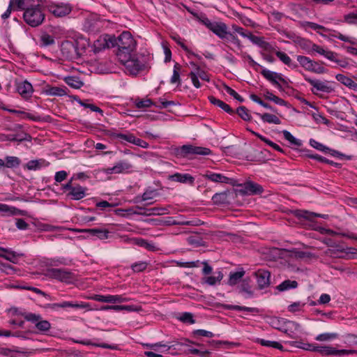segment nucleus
I'll return each instance as SVG.
<instances>
[{
  "instance_id": "nucleus-1",
  "label": "nucleus",
  "mask_w": 357,
  "mask_h": 357,
  "mask_svg": "<svg viewBox=\"0 0 357 357\" xmlns=\"http://www.w3.org/2000/svg\"><path fill=\"white\" fill-rule=\"evenodd\" d=\"M136 48H117L116 55L119 61L125 66L126 72L137 75L140 72L150 68L149 58L143 54L137 53Z\"/></svg>"
},
{
  "instance_id": "nucleus-2",
  "label": "nucleus",
  "mask_w": 357,
  "mask_h": 357,
  "mask_svg": "<svg viewBox=\"0 0 357 357\" xmlns=\"http://www.w3.org/2000/svg\"><path fill=\"white\" fill-rule=\"evenodd\" d=\"M45 17L44 7L37 3L23 13L24 22L31 27L42 24Z\"/></svg>"
},
{
  "instance_id": "nucleus-3",
  "label": "nucleus",
  "mask_w": 357,
  "mask_h": 357,
  "mask_svg": "<svg viewBox=\"0 0 357 357\" xmlns=\"http://www.w3.org/2000/svg\"><path fill=\"white\" fill-rule=\"evenodd\" d=\"M209 149L193 145H183L175 151V154L178 157L185 158L190 155H207L211 154Z\"/></svg>"
},
{
  "instance_id": "nucleus-4",
  "label": "nucleus",
  "mask_w": 357,
  "mask_h": 357,
  "mask_svg": "<svg viewBox=\"0 0 357 357\" xmlns=\"http://www.w3.org/2000/svg\"><path fill=\"white\" fill-rule=\"evenodd\" d=\"M44 275L49 278L58 280L66 283L71 282L75 278L72 272L65 268H47Z\"/></svg>"
},
{
  "instance_id": "nucleus-5",
  "label": "nucleus",
  "mask_w": 357,
  "mask_h": 357,
  "mask_svg": "<svg viewBox=\"0 0 357 357\" xmlns=\"http://www.w3.org/2000/svg\"><path fill=\"white\" fill-rule=\"evenodd\" d=\"M109 42L112 47L117 48H136V41L128 31H123L118 38L112 36Z\"/></svg>"
},
{
  "instance_id": "nucleus-6",
  "label": "nucleus",
  "mask_w": 357,
  "mask_h": 357,
  "mask_svg": "<svg viewBox=\"0 0 357 357\" xmlns=\"http://www.w3.org/2000/svg\"><path fill=\"white\" fill-rule=\"evenodd\" d=\"M311 351L319 353L322 356H342L354 354V350L336 349L329 346H315L312 344Z\"/></svg>"
},
{
  "instance_id": "nucleus-7",
  "label": "nucleus",
  "mask_w": 357,
  "mask_h": 357,
  "mask_svg": "<svg viewBox=\"0 0 357 357\" xmlns=\"http://www.w3.org/2000/svg\"><path fill=\"white\" fill-rule=\"evenodd\" d=\"M297 61L306 70L318 74L324 73L326 71L324 67L321 66L317 62L311 60L309 57L298 56Z\"/></svg>"
},
{
  "instance_id": "nucleus-8",
  "label": "nucleus",
  "mask_w": 357,
  "mask_h": 357,
  "mask_svg": "<svg viewBox=\"0 0 357 357\" xmlns=\"http://www.w3.org/2000/svg\"><path fill=\"white\" fill-rule=\"evenodd\" d=\"M239 186L241 187L239 192L242 195H259L264 191L261 185L252 181H247Z\"/></svg>"
},
{
  "instance_id": "nucleus-9",
  "label": "nucleus",
  "mask_w": 357,
  "mask_h": 357,
  "mask_svg": "<svg viewBox=\"0 0 357 357\" xmlns=\"http://www.w3.org/2000/svg\"><path fill=\"white\" fill-rule=\"evenodd\" d=\"M50 12L56 17H62L68 15L72 11V6L69 3H57L49 6Z\"/></svg>"
},
{
  "instance_id": "nucleus-10",
  "label": "nucleus",
  "mask_w": 357,
  "mask_h": 357,
  "mask_svg": "<svg viewBox=\"0 0 357 357\" xmlns=\"http://www.w3.org/2000/svg\"><path fill=\"white\" fill-rule=\"evenodd\" d=\"M255 276L257 278V282L259 289H263L270 284V276L271 273L269 271L259 269L254 273Z\"/></svg>"
},
{
  "instance_id": "nucleus-11",
  "label": "nucleus",
  "mask_w": 357,
  "mask_h": 357,
  "mask_svg": "<svg viewBox=\"0 0 357 357\" xmlns=\"http://www.w3.org/2000/svg\"><path fill=\"white\" fill-rule=\"evenodd\" d=\"M261 74L273 84H274L279 90H282L281 84L278 82L280 80L284 83H286L285 79L281 76L280 74L271 71L267 69H264L261 72Z\"/></svg>"
},
{
  "instance_id": "nucleus-12",
  "label": "nucleus",
  "mask_w": 357,
  "mask_h": 357,
  "mask_svg": "<svg viewBox=\"0 0 357 357\" xmlns=\"http://www.w3.org/2000/svg\"><path fill=\"white\" fill-rule=\"evenodd\" d=\"M70 230L78 233H87L91 236H96L100 240L107 239L109 237V231L102 229H70Z\"/></svg>"
},
{
  "instance_id": "nucleus-13",
  "label": "nucleus",
  "mask_w": 357,
  "mask_h": 357,
  "mask_svg": "<svg viewBox=\"0 0 357 357\" xmlns=\"http://www.w3.org/2000/svg\"><path fill=\"white\" fill-rule=\"evenodd\" d=\"M91 299L102 302V303H122L125 301L121 296L119 295H99L95 294L90 297Z\"/></svg>"
},
{
  "instance_id": "nucleus-14",
  "label": "nucleus",
  "mask_w": 357,
  "mask_h": 357,
  "mask_svg": "<svg viewBox=\"0 0 357 357\" xmlns=\"http://www.w3.org/2000/svg\"><path fill=\"white\" fill-rule=\"evenodd\" d=\"M305 79L310 83L317 91L331 93L333 91V87L328 84V82H321L317 79H312L309 77H305Z\"/></svg>"
},
{
  "instance_id": "nucleus-15",
  "label": "nucleus",
  "mask_w": 357,
  "mask_h": 357,
  "mask_svg": "<svg viewBox=\"0 0 357 357\" xmlns=\"http://www.w3.org/2000/svg\"><path fill=\"white\" fill-rule=\"evenodd\" d=\"M135 208L139 211L132 212L133 214L149 216V215H162V214L166 213L165 212V211H166V209L164 208L154 207V208H146L139 206H137Z\"/></svg>"
},
{
  "instance_id": "nucleus-16",
  "label": "nucleus",
  "mask_w": 357,
  "mask_h": 357,
  "mask_svg": "<svg viewBox=\"0 0 357 357\" xmlns=\"http://www.w3.org/2000/svg\"><path fill=\"white\" fill-rule=\"evenodd\" d=\"M227 29V26L225 23L222 22H215V24L210 30L220 38L225 39L229 34Z\"/></svg>"
},
{
  "instance_id": "nucleus-17",
  "label": "nucleus",
  "mask_w": 357,
  "mask_h": 357,
  "mask_svg": "<svg viewBox=\"0 0 357 357\" xmlns=\"http://www.w3.org/2000/svg\"><path fill=\"white\" fill-rule=\"evenodd\" d=\"M37 3V0H10V6H14V10H22L24 12Z\"/></svg>"
},
{
  "instance_id": "nucleus-18",
  "label": "nucleus",
  "mask_w": 357,
  "mask_h": 357,
  "mask_svg": "<svg viewBox=\"0 0 357 357\" xmlns=\"http://www.w3.org/2000/svg\"><path fill=\"white\" fill-rule=\"evenodd\" d=\"M294 214L298 218H304L310 221H313L314 218L316 217H319L324 219H327L328 217V215L319 214L303 210H296L294 211Z\"/></svg>"
},
{
  "instance_id": "nucleus-19",
  "label": "nucleus",
  "mask_w": 357,
  "mask_h": 357,
  "mask_svg": "<svg viewBox=\"0 0 357 357\" xmlns=\"http://www.w3.org/2000/svg\"><path fill=\"white\" fill-rule=\"evenodd\" d=\"M132 165L126 161H120L113 167H109L105 169L107 174H121L124 173L131 168Z\"/></svg>"
},
{
  "instance_id": "nucleus-20",
  "label": "nucleus",
  "mask_w": 357,
  "mask_h": 357,
  "mask_svg": "<svg viewBox=\"0 0 357 357\" xmlns=\"http://www.w3.org/2000/svg\"><path fill=\"white\" fill-rule=\"evenodd\" d=\"M203 176L213 182L231 183L232 179L221 174L207 171Z\"/></svg>"
},
{
  "instance_id": "nucleus-21",
  "label": "nucleus",
  "mask_w": 357,
  "mask_h": 357,
  "mask_svg": "<svg viewBox=\"0 0 357 357\" xmlns=\"http://www.w3.org/2000/svg\"><path fill=\"white\" fill-rule=\"evenodd\" d=\"M168 178L173 181L181 183H189L190 185H193L195 182V178L189 174L176 173L174 174L169 175Z\"/></svg>"
},
{
  "instance_id": "nucleus-22",
  "label": "nucleus",
  "mask_w": 357,
  "mask_h": 357,
  "mask_svg": "<svg viewBox=\"0 0 357 357\" xmlns=\"http://www.w3.org/2000/svg\"><path fill=\"white\" fill-rule=\"evenodd\" d=\"M250 282L251 279L250 278H244L242 280L241 284L238 287L239 293H245V298H251L254 295V291L252 289V286L250 285Z\"/></svg>"
},
{
  "instance_id": "nucleus-23",
  "label": "nucleus",
  "mask_w": 357,
  "mask_h": 357,
  "mask_svg": "<svg viewBox=\"0 0 357 357\" xmlns=\"http://www.w3.org/2000/svg\"><path fill=\"white\" fill-rule=\"evenodd\" d=\"M86 190V188L75 184L73 188L71 189V192H68V196L70 197L72 199L79 200L85 197Z\"/></svg>"
},
{
  "instance_id": "nucleus-24",
  "label": "nucleus",
  "mask_w": 357,
  "mask_h": 357,
  "mask_svg": "<svg viewBox=\"0 0 357 357\" xmlns=\"http://www.w3.org/2000/svg\"><path fill=\"white\" fill-rule=\"evenodd\" d=\"M17 92L24 98L30 97L33 93L32 85L27 81H24L17 84Z\"/></svg>"
},
{
  "instance_id": "nucleus-25",
  "label": "nucleus",
  "mask_w": 357,
  "mask_h": 357,
  "mask_svg": "<svg viewBox=\"0 0 357 357\" xmlns=\"http://www.w3.org/2000/svg\"><path fill=\"white\" fill-rule=\"evenodd\" d=\"M174 342V344H169V345L163 344L161 342H158V343L152 344H147L146 346L149 347L151 349H154V350H156L155 348L158 347H165V348H167V349H166L167 351L169 350L172 348H174L175 349L177 345H187V342H190V343L196 344L197 346H200V344H196V343H195L193 342H191V341H190L189 340H187V339L185 340V342Z\"/></svg>"
},
{
  "instance_id": "nucleus-26",
  "label": "nucleus",
  "mask_w": 357,
  "mask_h": 357,
  "mask_svg": "<svg viewBox=\"0 0 357 357\" xmlns=\"http://www.w3.org/2000/svg\"><path fill=\"white\" fill-rule=\"evenodd\" d=\"M245 273V271L241 268V271L236 272H231L229 273L228 284L230 286H234L238 284L241 280L243 278Z\"/></svg>"
},
{
  "instance_id": "nucleus-27",
  "label": "nucleus",
  "mask_w": 357,
  "mask_h": 357,
  "mask_svg": "<svg viewBox=\"0 0 357 357\" xmlns=\"http://www.w3.org/2000/svg\"><path fill=\"white\" fill-rule=\"evenodd\" d=\"M112 36L103 38H100L94 42V50L95 52H100L103 49L112 47L111 46V43L109 42L110 38Z\"/></svg>"
},
{
  "instance_id": "nucleus-28",
  "label": "nucleus",
  "mask_w": 357,
  "mask_h": 357,
  "mask_svg": "<svg viewBox=\"0 0 357 357\" xmlns=\"http://www.w3.org/2000/svg\"><path fill=\"white\" fill-rule=\"evenodd\" d=\"M208 100L211 104L217 105L227 113L230 114H234V110L230 107L229 105L226 104L223 101L215 98L214 96H209Z\"/></svg>"
},
{
  "instance_id": "nucleus-29",
  "label": "nucleus",
  "mask_w": 357,
  "mask_h": 357,
  "mask_svg": "<svg viewBox=\"0 0 357 357\" xmlns=\"http://www.w3.org/2000/svg\"><path fill=\"white\" fill-rule=\"evenodd\" d=\"M248 38L254 43L259 45L260 47L264 48L266 50H269L271 47V45L264 41L262 38L253 35L252 33H249Z\"/></svg>"
},
{
  "instance_id": "nucleus-30",
  "label": "nucleus",
  "mask_w": 357,
  "mask_h": 357,
  "mask_svg": "<svg viewBox=\"0 0 357 357\" xmlns=\"http://www.w3.org/2000/svg\"><path fill=\"white\" fill-rule=\"evenodd\" d=\"M66 88H62L59 86H47L45 89V93L50 96H63L66 94Z\"/></svg>"
},
{
  "instance_id": "nucleus-31",
  "label": "nucleus",
  "mask_w": 357,
  "mask_h": 357,
  "mask_svg": "<svg viewBox=\"0 0 357 357\" xmlns=\"http://www.w3.org/2000/svg\"><path fill=\"white\" fill-rule=\"evenodd\" d=\"M66 83L74 89H80L83 85V82L79 77L76 76H69L65 78Z\"/></svg>"
},
{
  "instance_id": "nucleus-32",
  "label": "nucleus",
  "mask_w": 357,
  "mask_h": 357,
  "mask_svg": "<svg viewBox=\"0 0 357 357\" xmlns=\"http://www.w3.org/2000/svg\"><path fill=\"white\" fill-rule=\"evenodd\" d=\"M212 200L215 204L218 205L226 204L229 203L227 192L215 194L212 197Z\"/></svg>"
},
{
  "instance_id": "nucleus-33",
  "label": "nucleus",
  "mask_w": 357,
  "mask_h": 357,
  "mask_svg": "<svg viewBox=\"0 0 357 357\" xmlns=\"http://www.w3.org/2000/svg\"><path fill=\"white\" fill-rule=\"evenodd\" d=\"M257 114L260 116L261 119H262V121L264 122H266L268 123H274V124H277V125H279L281 123V121L280 120V119L274 114H271L269 113H265L264 114Z\"/></svg>"
},
{
  "instance_id": "nucleus-34",
  "label": "nucleus",
  "mask_w": 357,
  "mask_h": 357,
  "mask_svg": "<svg viewBox=\"0 0 357 357\" xmlns=\"http://www.w3.org/2000/svg\"><path fill=\"white\" fill-rule=\"evenodd\" d=\"M224 308L226 310L246 311L248 312H256V313L259 312V309L257 307H249L240 306V305H224Z\"/></svg>"
},
{
  "instance_id": "nucleus-35",
  "label": "nucleus",
  "mask_w": 357,
  "mask_h": 357,
  "mask_svg": "<svg viewBox=\"0 0 357 357\" xmlns=\"http://www.w3.org/2000/svg\"><path fill=\"white\" fill-rule=\"evenodd\" d=\"M298 286V282L295 280H287L282 282L280 284H279L277 289L280 291H286L289 289L296 288Z\"/></svg>"
},
{
  "instance_id": "nucleus-36",
  "label": "nucleus",
  "mask_w": 357,
  "mask_h": 357,
  "mask_svg": "<svg viewBox=\"0 0 357 357\" xmlns=\"http://www.w3.org/2000/svg\"><path fill=\"white\" fill-rule=\"evenodd\" d=\"M131 241L134 244L137 245L140 247H143L147 249L148 250H154L155 248L154 245L150 243L149 242L143 238H132Z\"/></svg>"
},
{
  "instance_id": "nucleus-37",
  "label": "nucleus",
  "mask_w": 357,
  "mask_h": 357,
  "mask_svg": "<svg viewBox=\"0 0 357 357\" xmlns=\"http://www.w3.org/2000/svg\"><path fill=\"white\" fill-rule=\"evenodd\" d=\"M264 97L266 99L272 100L275 103L280 105H284V106H288V103L284 100L283 99L275 96L271 92L266 91L264 93Z\"/></svg>"
},
{
  "instance_id": "nucleus-38",
  "label": "nucleus",
  "mask_w": 357,
  "mask_h": 357,
  "mask_svg": "<svg viewBox=\"0 0 357 357\" xmlns=\"http://www.w3.org/2000/svg\"><path fill=\"white\" fill-rule=\"evenodd\" d=\"M5 167L8 168L17 167L20 165V160L15 156H6L5 158Z\"/></svg>"
},
{
  "instance_id": "nucleus-39",
  "label": "nucleus",
  "mask_w": 357,
  "mask_h": 357,
  "mask_svg": "<svg viewBox=\"0 0 357 357\" xmlns=\"http://www.w3.org/2000/svg\"><path fill=\"white\" fill-rule=\"evenodd\" d=\"M337 337L338 334L336 333H325L318 335L315 340L319 342H328L336 339Z\"/></svg>"
},
{
  "instance_id": "nucleus-40",
  "label": "nucleus",
  "mask_w": 357,
  "mask_h": 357,
  "mask_svg": "<svg viewBox=\"0 0 357 357\" xmlns=\"http://www.w3.org/2000/svg\"><path fill=\"white\" fill-rule=\"evenodd\" d=\"M223 278V274L222 272L219 271L217 273L216 276H208L206 278H204V282L209 284V285H215L217 282H220Z\"/></svg>"
},
{
  "instance_id": "nucleus-41",
  "label": "nucleus",
  "mask_w": 357,
  "mask_h": 357,
  "mask_svg": "<svg viewBox=\"0 0 357 357\" xmlns=\"http://www.w3.org/2000/svg\"><path fill=\"white\" fill-rule=\"evenodd\" d=\"M257 342L264 347H273L281 351L283 349L282 345L278 342L266 340L264 339H258Z\"/></svg>"
},
{
  "instance_id": "nucleus-42",
  "label": "nucleus",
  "mask_w": 357,
  "mask_h": 357,
  "mask_svg": "<svg viewBox=\"0 0 357 357\" xmlns=\"http://www.w3.org/2000/svg\"><path fill=\"white\" fill-rule=\"evenodd\" d=\"M180 69L181 66L178 63H176L174 66L173 75L172 76L170 80L172 84L177 83L178 85L181 84V79L179 74Z\"/></svg>"
},
{
  "instance_id": "nucleus-43",
  "label": "nucleus",
  "mask_w": 357,
  "mask_h": 357,
  "mask_svg": "<svg viewBox=\"0 0 357 357\" xmlns=\"http://www.w3.org/2000/svg\"><path fill=\"white\" fill-rule=\"evenodd\" d=\"M236 113L244 121H250L251 119L249 110L244 106L239 107L236 110Z\"/></svg>"
},
{
  "instance_id": "nucleus-44",
  "label": "nucleus",
  "mask_w": 357,
  "mask_h": 357,
  "mask_svg": "<svg viewBox=\"0 0 357 357\" xmlns=\"http://www.w3.org/2000/svg\"><path fill=\"white\" fill-rule=\"evenodd\" d=\"M282 133L284 139L289 141L291 144L297 146H301L302 145L301 141L296 139L289 131L283 130Z\"/></svg>"
},
{
  "instance_id": "nucleus-45",
  "label": "nucleus",
  "mask_w": 357,
  "mask_h": 357,
  "mask_svg": "<svg viewBox=\"0 0 357 357\" xmlns=\"http://www.w3.org/2000/svg\"><path fill=\"white\" fill-rule=\"evenodd\" d=\"M189 244L195 247L205 246V242L197 236H190L187 239Z\"/></svg>"
},
{
  "instance_id": "nucleus-46",
  "label": "nucleus",
  "mask_w": 357,
  "mask_h": 357,
  "mask_svg": "<svg viewBox=\"0 0 357 357\" xmlns=\"http://www.w3.org/2000/svg\"><path fill=\"white\" fill-rule=\"evenodd\" d=\"M288 343L292 347L303 349L307 351H311L312 344L305 343L301 341H291L288 342Z\"/></svg>"
},
{
  "instance_id": "nucleus-47",
  "label": "nucleus",
  "mask_w": 357,
  "mask_h": 357,
  "mask_svg": "<svg viewBox=\"0 0 357 357\" xmlns=\"http://www.w3.org/2000/svg\"><path fill=\"white\" fill-rule=\"evenodd\" d=\"M54 43V38L47 34L44 33L40 36V44L42 46H50Z\"/></svg>"
},
{
  "instance_id": "nucleus-48",
  "label": "nucleus",
  "mask_w": 357,
  "mask_h": 357,
  "mask_svg": "<svg viewBox=\"0 0 357 357\" xmlns=\"http://www.w3.org/2000/svg\"><path fill=\"white\" fill-rule=\"evenodd\" d=\"M153 102L151 99H142L140 100H136L135 105L138 109H144L151 107Z\"/></svg>"
},
{
  "instance_id": "nucleus-49",
  "label": "nucleus",
  "mask_w": 357,
  "mask_h": 357,
  "mask_svg": "<svg viewBox=\"0 0 357 357\" xmlns=\"http://www.w3.org/2000/svg\"><path fill=\"white\" fill-rule=\"evenodd\" d=\"M36 327L40 331L45 332V331H47L50 328L51 324L47 320H40V319L36 324Z\"/></svg>"
},
{
  "instance_id": "nucleus-50",
  "label": "nucleus",
  "mask_w": 357,
  "mask_h": 357,
  "mask_svg": "<svg viewBox=\"0 0 357 357\" xmlns=\"http://www.w3.org/2000/svg\"><path fill=\"white\" fill-rule=\"evenodd\" d=\"M190 64L195 67V73L198 75L199 78H201L202 80L209 82L210 78L209 76L206 74L205 71L202 70L199 66H197L195 63L191 62Z\"/></svg>"
},
{
  "instance_id": "nucleus-51",
  "label": "nucleus",
  "mask_w": 357,
  "mask_h": 357,
  "mask_svg": "<svg viewBox=\"0 0 357 357\" xmlns=\"http://www.w3.org/2000/svg\"><path fill=\"white\" fill-rule=\"evenodd\" d=\"M42 162H44V160H30L26 164V168L29 170H36L41 167Z\"/></svg>"
},
{
  "instance_id": "nucleus-52",
  "label": "nucleus",
  "mask_w": 357,
  "mask_h": 357,
  "mask_svg": "<svg viewBox=\"0 0 357 357\" xmlns=\"http://www.w3.org/2000/svg\"><path fill=\"white\" fill-rule=\"evenodd\" d=\"M172 38L178 45L181 47V48L185 51L188 54H191L194 55L196 57H198L197 54H195V53L192 52L188 47L181 40V38L178 35L172 36Z\"/></svg>"
},
{
  "instance_id": "nucleus-53",
  "label": "nucleus",
  "mask_w": 357,
  "mask_h": 357,
  "mask_svg": "<svg viewBox=\"0 0 357 357\" xmlns=\"http://www.w3.org/2000/svg\"><path fill=\"white\" fill-rule=\"evenodd\" d=\"M275 54L280 59V60L282 61L284 64L289 66H291V59L286 53L280 51H277L275 52Z\"/></svg>"
},
{
  "instance_id": "nucleus-54",
  "label": "nucleus",
  "mask_w": 357,
  "mask_h": 357,
  "mask_svg": "<svg viewBox=\"0 0 357 357\" xmlns=\"http://www.w3.org/2000/svg\"><path fill=\"white\" fill-rule=\"evenodd\" d=\"M158 195L155 190H147L141 196V201H148L153 199Z\"/></svg>"
},
{
  "instance_id": "nucleus-55",
  "label": "nucleus",
  "mask_w": 357,
  "mask_h": 357,
  "mask_svg": "<svg viewBox=\"0 0 357 357\" xmlns=\"http://www.w3.org/2000/svg\"><path fill=\"white\" fill-rule=\"evenodd\" d=\"M223 87L225 89V91L232 97H234L236 100L238 101L243 102L244 101V99L239 96L234 89H232L231 87L227 86V84H224Z\"/></svg>"
},
{
  "instance_id": "nucleus-56",
  "label": "nucleus",
  "mask_w": 357,
  "mask_h": 357,
  "mask_svg": "<svg viewBox=\"0 0 357 357\" xmlns=\"http://www.w3.org/2000/svg\"><path fill=\"white\" fill-rule=\"evenodd\" d=\"M310 157L311 158L315 159V160H319L320 162H324V163H327V164H330V165H334L335 167H339L340 166V165L339 163H337V162H335L333 161L329 160L326 159V158H324V157H322L321 155H319L317 154H316V155H310Z\"/></svg>"
},
{
  "instance_id": "nucleus-57",
  "label": "nucleus",
  "mask_w": 357,
  "mask_h": 357,
  "mask_svg": "<svg viewBox=\"0 0 357 357\" xmlns=\"http://www.w3.org/2000/svg\"><path fill=\"white\" fill-rule=\"evenodd\" d=\"M310 144L314 149L324 152H327L328 151L330 150L329 148L325 146L324 144L318 142L317 141L313 139H310Z\"/></svg>"
},
{
  "instance_id": "nucleus-58",
  "label": "nucleus",
  "mask_w": 357,
  "mask_h": 357,
  "mask_svg": "<svg viewBox=\"0 0 357 357\" xmlns=\"http://www.w3.org/2000/svg\"><path fill=\"white\" fill-rule=\"evenodd\" d=\"M23 316L26 321L36 324L41 319L40 315L33 313H25Z\"/></svg>"
},
{
  "instance_id": "nucleus-59",
  "label": "nucleus",
  "mask_w": 357,
  "mask_h": 357,
  "mask_svg": "<svg viewBox=\"0 0 357 357\" xmlns=\"http://www.w3.org/2000/svg\"><path fill=\"white\" fill-rule=\"evenodd\" d=\"M282 322H284L283 320H280L277 317H273L271 319L269 324L273 328L279 331H282Z\"/></svg>"
},
{
  "instance_id": "nucleus-60",
  "label": "nucleus",
  "mask_w": 357,
  "mask_h": 357,
  "mask_svg": "<svg viewBox=\"0 0 357 357\" xmlns=\"http://www.w3.org/2000/svg\"><path fill=\"white\" fill-rule=\"evenodd\" d=\"M147 267V263L144 261H140L133 264L131 266L132 269L134 272H142L144 271Z\"/></svg>"
},
{
  "instance_id": "nucleus-61",
  "label": "nucleus",
  "mask_w": 357,
  "mask_h": 357,
  "mask_svg": "<svg viewBox=\"0 0 357 357\" xmlns=\"http://www.w3.org/2000/svg\"><path fill=\"white\" fill-rule=\"evenodd\" d=\"M23 255L17 254L15 252L8 250L7 252L6 256L4 257V259L6 260L13 262L16 263L17 257L19 256H22Z\"/></svg>"
},
{
  "instance_id": "nucleus-62",
  "label": "nucleus",
  "mask_w": 357,
  "mask_h": 357,
  "mask_svg": "<svg viewBox=\"0 0 357 357\" xmlns=\"http://www.w3.org/2000/svg\"><path fill=\"white\" fill-rule=\"evenodd\" d=\"M116 137L119 139L127 141L133 144H134V143H135V141L136 137L132 134L125 135V134L119 133V134L116 135Z\"/></svg>"
},
{
  "instance_id": "nucleus-63",
  "label": "nucleus",
  "mask_w": 357,
  "mask_h": 357,
  "mask_svg": "<svg viewBox=\"0 0 357 357\" xmlns=\"http://www.w3.org/2000/svg\"><path fill=\"white\" fill-rule=\"evenodd\" d=\"M336 79L340 82L342 84H343L344 85L349 87V86L351 85V84L352 83L353 80L348 77H346L345 75H342V74H337L336 75Z\"/></svg>"
},
{
  "instance_id": "nucleus-64",
  "label": "nucleus",
  "mask_w": 357,
  "mask_h": 357,
  "mask_svg": "<svg viewBox=\"0 0 357 357\" xmlns=\"http://www.w3.org/2000/svg\"><path fill=\"white\" fill-rule=\"evenodd\" d=\"M180 320L184 323H189L190 324H192L195 322V319H193L192 314L190 312H184L180 317Z\"/></svg>"
}]
</instances>
